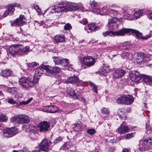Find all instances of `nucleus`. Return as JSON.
<instances>
[{"label":"nucleus","instance_id":"3c124183","mask_svg":"<svg viewBox=\"0 0 152 152\" xmlns=\"http://www.w3.org/2000/svg\"><path fill=\"white\" fill-rule=\"evenodd\" d=\"M34 8L38 12H39L41 11V10L40 8H39V6L38 5L36 4L35 6H34Z\"/></svg>","mask_w":152,"mask_h":152},{"label":"nucleus","instance_id":"09e8293b","mask_svg":"<svg viewBox=\"0 0 152 152\" xmlns=\"http://www.w3.org/2000/svg\"><path fill=\"white\" fill-rule=\"evenodd\" d=\"M82 83L81 80H80L77 77V86H80Z\"/></svg>","mask_w":152,"mask_h":152},{"label":"nucleus","instance_id":"423d86ee","mask_svg":"<svg viewBox=\"0 0 152 152\" xmlns=\"http://www.w3.org/2000/svg\"><path fill=\"white\" fill-rule=\"evenodd\" d=\"M79 60L82 65L84 64L88 66L93 65L95 63L94 59L90 56L84 57L83 59L80 58Z\"/></svg>","mask_w":152,"mask_h":152},{"label":"nucleus","instance_id":"338daca9","mask_svg":"<svg viewBox=\"0 0 152 152\" xmlns=\"http://www.w3.org/2000/svg\"><path fill=\"white\" fill-rule=\"evenodd\" d=\"M37 22L40 25H42L44 23V22L43 20H41L40 21V22L39 23V22Z\"/></svg>","mask_w":152,"mask_h":152},{"label":"nucleus","instance_id":"5701e85b","mask_svg":"<svg viewBox=\"0 0 152 152\" xmlns=\"http://www.w3.org/2000/svg\"><path fill=\"white\" fill-rule=\"evenodd\" d=\"M12 74V71L10 69H6L1 71L0 73V75L6 78L10 76Z\"/></svg>","mask_w":152,"mask_h":152},{"label":"nucleus","instance_id":"e2e57ef3","mask_svg":"<svg viewBox=\"0 0 152 152\" xmlns=\"http://www.w3.org/2000/svg\"><path fill=\"white\" fill-rule=\"evenodd\" d=\"M21 152H29V151L28 150L24 148L22 150Z\"/></svg>","mask_w":152,"mask_h":152},{"label":"nucleus","instance_id":"774afa93","mask_svg":"<svg viewBox=\"0 0 152 152\" xmlns=\"http://www.w3.org/2000/svg\"><path fill=\"white\" fill-rule=\"evenodd\" d=\"M64 146L66 147V148H69L70 147V145H69L68 144H67V143H66V144H65L64 145Z\"/></svg>","mask_w":152,"mask_h":152},{"label":"nucleus","instance_id":"f704fd0d","mask_svg":"<svg viewBox=\"0 0 152 152\" xmlns=\"http://www.w3.org/2000/svg\"><path fill=\"white\" fill-rule=\"evenodd\" d=\"M110 69L108 66H107H107L105 65H104L101 69L102 71L104 73H108Z\"/></svg>","mask_w":152,"mask_h":152},{"label":"nucleus","instance_id":"39448f33","mask_svg":"<svg viewBox=\"0 0 152 152\" xmlns=\"http://www.w3.org/2000/svg\"><path fill=\"white\" fill-rule=\"evenodd\" d=\"M26 23V19L25 16L22 15H20L19 18H17L13 21H12L11 25V26H21L25 24Z\"/></svg>","mask_w":152,"mask_h":152},{"label":"nucleus","instance_id":"4be33fe9","mask_svg":"<svg viewBox=\"0 0 152 152\" xmlns=\"http://www.w3.org/2000/svg\"><path fill=\"white\" fill-rule=\"evenodd\" d=\"M125 71L122 69H118L115 71L113 74V76L116 78L122 77L125 74Z\"/></svg>","mask_w":152,"mask_h":152},{"label":"nucleus","instance_id":"8fccbe9b","mask_svg":"<svg viewBox=\"0 0 152 152\" xmlns=\"http://www.w3.org/2000/svg\"><path fill=\"white\" fill-rule=\"evenodd\" d=\"M92 12H93L98 14L100 13V10L98 9L95 8L93 9L92 10Z\"/></svg>","mask_w":152,"mask_h":152},{"label":"nucleus","instance_id":"4468645a","mask_svg":"<svg viewBox=\"0 0 152 152\" xmlns=\"http://www.w3.org/2000/svg\"><path fill=\"white\" fill-rule=\"evenodd\" d=\"M30 48L28 46H24L21 45H19V51L18 55H22L27 54L29 51Z\"/></svg>","mask_w":152,"mask_h":152},{"label":"nucleus","instance_id":"f3484780","mask_svg":"<svg viewBox=\"0 0 152 152\" xmlns=\"http://www.w3.org/2000/svg\"><path fill=\"white\" fill-rule=\"evenodd\" d=\"M32 99L33 98L31 97L26 101H23L18 104V103H16L14 100H13V99H10L8 100V102L10 104H16L17 106H19L20 105H26L28 104L32 101Z\"/></svg>","mask_w":152,"mask_h":152},{"label":"nucleus","instance_id":"7ed1b4c3","mask_svg":"<svg viewBox=\"0 0 152 152\" xmlns=\"http://www.w3.org/2000/svg\"><path fill=\"white\" fill-rule=\"evenodd\" d=\"M63 138L61 137H57L53 142L48 139H44L41 142V148L43 150L51 149L56 143L61 141Z\"/></svg>","mask_w":152,"mask_h":152},{"label":"nucleus","instance_id":"393cba45","mask_svg":"<svg viewBox=\"0 0 152 152\" xmlns=\"http://www.w3.org/2000/svg\"><path fill=\"white\" fill-rule=\"evenodd\" d=\"M88 29L91 31H95L97 30L98 28V26L96 25V24L94 23H92L89 24L88 26Z\"/></svg>","mask_w":152,"mask_h":152},{"label":"nucleus","instance_id":"58836bf2","mask_svg":"<svg viewBox=\"0 0 152 152\" xmlns=\"http://www.w3.org/2000/svg\"><path fill=\"white\" fill-rule=\"evenodd\" d=\"M80 10L82 12L84 11L82 4L80 3H78L77 4V10Z\"/></svg>","mask_w":152,"mask_h":152},{"label":"nucleus","instance_id":"5fc2aeb1","mask_svg":"<svg viewBox=\"0 0 152 152\" xmlns=\"http://www.w3.org/2000/svg\"><path fill=\"white\" fill-rule=\"evenodd\" d=\"M12 4L13 5L14 7H18L21 8L20 7V5L19 3H12Z\"/></svg>","mask_w":152,"mask_h":152},{"label":"nucleus","instance_id":"473e14b6","mask_svg":"<svg viewBox=\"0 0 152 152\" xmlns=\"http://www.w3.org/2000/svg\"><path fill=\"white\" fill-rule=\"evenodd\" d=\"M118 21L117 18H113L111 19H110L108 20V25L111 26V24L114 23H117Z\"/></svg>","mask_w":152,"mask_h":152},{"label":"nucleus","instance_id":"dca6fc26","mask_svg":"<svg viewBox=\"0 0 152 152\" xmlns=\"http://www.w3.org/2000/svg\"><path fill=\"white\" fill-rule=\"evenodd\" d=\"M10 53L13 56L18 54L19 51V45H14L10 46L9 48Z\"/></svg>","mask_w":152,"mask_h":152},{"label":"nucleus","instance_id":"6ab92c4d","mask_svg":"<svg viewBox=\"0 0 152 152\" xmlns=\"http://www.w3.org/2000/svg\"><path fill=\"white\" fill-rule=\"evenodd\" d=\"M20 124H27L30 121L28 116L26 115H19Z\"/></svg>","mask_w":152,"mask_h":152},{"label":"nucleus","instance_id":"9b49d317","mask_svg":"<svg viewBox=\"0 0 152 152\" xmlns=\"http://www.w3.org/2000/svg\"><path fill=\"white\" fill-rule=\"evenodd\" d=\"M38 126L39 127V130L40 132H44L48 131L50 125L48 122L44 121L40 123Z\"/></svg>","mask_w":152,"mask_h":152},{"label":"nucleus","instance_id":"864d4df0","mask_svg":"<svg viewBox=\"0 0 152 152\" xmlns=\"http://www.w3.org/2000/svg\"><path fill=\"white\" fill-rule=\"evenodd\" d=\"M10 14L7 10H6L3 15L4 17H7L9 14Z\"/></svg>","mask_w":152,"mask_h":152},{"label":"nucleus","instance_id":"603ef678","mask_svg":"<svg viewBox=\"0 0 152 152\" xmlns=\"http://www.w3.org/2000/svg\"><path fill=\"white\" fill-rule=\"evenodd\" d=\"M82 126V124L80 121H78L77 123V126H78L79 129H80L81 128V126Z\"/></svg>","mask_w":152,"mask_h":152},{"label":"nucleus","instance_id":"b1692460","mask_svg":"<svg viewBox=\"0 0 152 152\" xmlns=\"http://www.w3.org/2000/svg\"><path fill=\"white\" fill-rule=\"evenodd\" d=\"M144 58V54L143 53H138L136 57L137 63L141 62L143 61Z\"/></svg>","mask_w":152,"mask_h":152},{"label":"nucleus","instance_id":"2eb2a0df","mask_svg":"<svg viewBox=\"0 0 152 152\" xmlns=\"http://www.w3.org/2000/svg\"><path fill=\"white\" fill-rule=\"evenodd\" d=\"M130 77L131 80L134 82H138L141 78L139 73L136 71L132 72L130 75Z\"/></svg>","mask_w":152,"mask_h":152},{"label":"nucleus","instance_id":"69168bd1","mask_svg":"<svg viewBox=\"0 0 152 152\" xmlns=\"http://www.w3.org/2000/svg\"><path fill=\"white\" fill-rule=\"evenodd\" d=\"M129 149L127 148H125L123 150L122 152H129Z\"/></svg>","mask_w":152,"mask_h":152},{"label":"nucleus","instance_id":"cd10ccee","mask_svg":"<svg viewBox=\"0 0 152 152\" xmlns=\"http://www.w3.org/2000/svg\"><path fill=\"white\" fill-rule=\"evenodd\" d=\"M76 81V77L75 76L69 77L65 81L66 83H75Z\"/></svg>","mask_w":152,"mask_h":152},{"label":"nucleus","instance_id":"72a5a7b5","mask_svg":"<svg viewBox=\"0 0 152 152\" xmlns=\"http://www.w3.org/2000/svg\"><path fill=\"white\" fill-rule=\"evenodd\" d=\"M89 85L92 88V89L96 93H98V91L97 90V88L96 85L91 82H89Z\"/></svg>","mask_w":152,"mask_h":152},{"label":"nucleus","instance_id":"de8ad7c7","mask_svg":"<svg viewBox=\"0 0 152 152\" xmlns=\"http://www.w3.org/2000/svg\"><path fill=\"white\" fill-rule=\"evenodd\" d=\"M78 21L84 25H86L88 23L87 19H82V20H78Z\"/></svg>","mask_w":152,"mask_h":152},{"label":"nucleus","instance_id":"a19ab883","mask_svg":"<svg viewBox=\"0 0 152 152\" xmlns=\"http://www.w3.org/2000/svg\"><path fill=\"white\" fill-rule=\"evenodd\" d=\"M96 130L94 129H88L87 131V132L91 135L94 134L96 133Z\"/></svg>","mask_w":152,"mask_h":152},{"label":"nucleus","instance_id":"a18cd8bd","mask_svg":"<svg viewBox=\"0 0 152 152\" xmlns=\"http://www.w3.org/2000/svg\"><path fill=\"white\" fill-rule=\"evenodd\" d=\"M64 28L66 30H69L72 28V26L70 24L67 23L64 26Z\"/></svg>","mask_w":152,"mask_h":152},{"label":"nucleus","instance_id":"bf43d9fd","mask_svg":"<svg viewBox=\"0 0 152 152\" xmlns=\"http://www.w3.org/2000/svg\"><path fill=\"white\" fill-rule=\"evenodd\" d=\"M64 3L63 2H59L56 4V6H62V5H63V4Z\"/></svg>","mask_w":152,"mask_h":152},{"label":"nucleus","instance_id":"c03bdc74","mask_svg":"<svg viewBox=\"0 0 152 152\" xmlns=\"http://www.w3.org/2000/svg\"><path fill=\"white\" fill-rule=\"evenodd\" d=\"M152 37V34L151 35V34H149L148 35H145V36H143L142 37V39L143 40H146L150 38L151 37Z\"/></svg>","mask_w":152,"mask_h":152},{"label":"nucleus","instance_id":"f257e3e1","mask_svg":"<svg viewBox=\"0 0 152 152\" xmlns=\"http://www.w3.org/2000/svg\"><path fill=\"white\" fill-rule=\"evenodd\" d=\"M18 82L19 85L23 88L27 90L34 86L38 82V79L23 77L19 79Z\"/></svg>","mask_w":152,"mask_h":152},{"label":"nucleus","instance_id":"680f3d73","mask_svg":"<svg viewBox=\"0 0 152 152\" xmlns=\"http://www.w3.org/2000/svg\"><path fill=\"white\" fill-rule=\"evenodd\" d=\"M148 18L152 20V12L148 15Z\"/></svg>","mask_w":152,"mask_h":152},{"label":"nucleus","instance_id":"4c0bfd02","mask_svg":"<svg viewBox=\"0 0 152 152\" xmlns=\"http://www.w3.org/2000/svg\"><path fill=\"white\" fill-rule=\"evenodd\" d=\"M101 113L104 114L108 115L110 113V111L107 108L103 107L102 108L101 110Z\"/></svg>","mask_w":152,"mask_h":152},{"label":"nucleus","instance_id":"6e6552de","mask_svg":"<svg viewBox=\"0 0 152 152\" xmlns=\"http://www.w3.org/2000/svg\"><path fill=\"white\" fill-rule=\"evenodd\" d=\"M17 132L16 128H8L3 130V134L4 137L9 138L14 136Z\"/></svg>","mask_w":152,"mask_h":152},{"label":"nucleus","instance_id":"412c9836","mask_svg":"<svg viewBox=\"0 0 152 152\" xmlns=\"http://www.w3.org/2000/svg\"><path fill=\"white\" fill-rule=\"evenodd\" d=\"M16 90V88L12 87L9 88L7 89L6 91L7 92H9L10 94L14 95L15 98H18L21 97L19 96Z\"/></svg>","mask_w":152,"mask_h":152},{"label":"nucleus","instance_id":"20e7f679","mask_svg":"<svg viewBox=\"0 0 152 152\" xmlns=\"http://www.w3.org/2000/svg\"><path fill=\"white\" fill-rule=\"evenodd\" d=\"M134 101V98L132 95H123L118 98L116 100L118 103L126 105L131 104Z\"/></svg>","mask_w":152,"mask_h":152},{"label":"nucleus","instance_id":"9d476101","mask_svg":"<svg viewBox=\"0 0 152 152\" xmlns=\"http://www.w3.org/2000/svg\"><path fill=\"white\" fill-rule=\"evenodd\" d=\"M44 68L45 69L46 72L53 75L59 73L61 71V69L59 67H52L49 65L44 66Z\"/></svg>","mask_w":152,"mask_h":152},{"label":"nucleus","instance_id":"c85d7f7f","mask_svg":"<svg viewBox=\"0 0 152 152\" xmlns=\"http://www.w3.org/2000/svg\"><path fill=\"white\" fill-rule=\"evenodd\" d=\"M52 58L54 59L53 61L55 63L57 64H61L63 63L62 58H60L58 57L53 56Z\"/></svg>","mask_w":152,"mask_h":152},{"label":"nucleus","instance_id":"37998d69","mask_svg":"<svg viewBox=\"0 0 152 152\" xmlns=\"http://www.w3.org/2000/svg\"><path fill=\"white\" fill-rule=\"evenodd\" d=\"M90 4L92 7H95L97 6L98 3L95 1H91Z\"/></svg>","mask_w":152,"mask_h":152},{"label":"nucleus","instance_id":"6e6d98bb","mask_svg":"<svg viewBox=\"0 0 152 152\" xmlns=\"http://www.w3.org/2000/svg\"><path fill=\"white\" fill-rule=\"evenodd\" d=\"M69 94L70 96H73L75 95V93L73 90H71L69 92Z\"/></svg>","mask_w":152,"mask_h":152},{"label":"nucleus","instance_id":"ddd939ff","mask_svg":"<svg viewBox=\"0 0 152 152\" xmlns=\"http://www.w3.org/2000/svg\"><path fill=\"white\" fill-rule=\"evenodd\" d=\"M123 29L120 30L118 31H104L102 33L103 36L106 37L107 36L109 35L111 36V34L117 36H123L122 34Z\"/></svg>","mask_w":152,"mask_h":152},{"label":"nucleus","instance_id":"e433bc0d","mask_svg":"<svg viewBox=\"0 0 152 152\" xmlns=\"http://www.w3.org/2000/svg\"><path fill=\"white\" fill-rule=\"evenodd\" d=\"M109 28L111 30H115L118 28V25L117 23H114L111 24V26L108 25Z\"/></svg>","mask_w":152,"mask_h":152},{"label":"nucleus","instance_id":"f03ea898","mask_svg":"<svg viewBox=\"0 0 152 152\" xmlns=\"http://www.w3.org/2000/svg\"><path fill=\"white\" fill-rule=\"evenodd\" d=\"M76 4L71 2H67L64 4L63 6H54V7H53L54 9V11L55 12L59 13L62 12H66L70 11H75Z\"/></svg>","mask_w":152,"mask_h":152},{"label":"nucleus","instance_id":"79ce46f5","mask_svg":"<svg viewBox=\"0 0 152 152\" xmlns=\"http://www.w3.org/2000/svg\"><path fill=\"white\" fill-rule=\"evenodd\" d=\"M63 63H62V66H66L68 65L69 61L68 59L66 58L64 59L62 58Z\"/></svg>","mask_w":152,"mask_h":152},{"label":"nucleus","instance_id":"c756f323","mask_svg":"<svg viewBox=\"0 0 152 152\" xmlns=\"http://www.w3.org/2000/svg\"><path fill=\"white\" fill-rule=\"evenodd\" d=\"M143 80L146 83H150L152 80V78L149 76L145 75L143 77Z\"/></svg>","mask_w":152,"mask_h":152},{"label":"nucleus","instance_id":"13d9d810","mask_svg":"<svg viewBox=\"0 0 152 152\" xmlns=\"http://www.w3.org/2000/svg\"><path fill=\"white\" fill-rule=\"evenodd\" d=\"M147 140L151 145L152 144V136H150Z\"/></svg>","mask_w":152,"mask_h":152},{"label":"nucleus","instance_id":"f8f14e48","mask_svg":"<svg viewBox=\"0 0 152 152\" xmlns=\"http://www.w3.org/2000/svg\"><path fill=\"white\" fill-rule=\"evenodd\" d=\"M42 110L45 112L53 113L58 111V108L54 105H47L44 106Z\"/></svg>","mask_w":152,"mask_h":152},{"label":"nucleus","instance_id":"a211bd4d","mask_svg":"<svg viewBox=\"0 0 152 152\" xmlns=\"http://www.w3.org/2000/svg\"><path fill=\"white\" fill-rule=\"evenodd\" d=\"M129 128L128 126L121 125L120 126L118 127L116 131L119 134H121L128 132L129 131Z\"/></svg>","mask_w":152,"mask_h":152},{"label":"nucleus","instance_id":"49530a36","mask_svg":"<svg viewBox=\"0 0 152 152\" xmlns=\"http://www.w3.org/2000/svg\"><path fill=\"white\" fill-rule=\"evenodd\" d=\"M41 143H40L39 148L38 149H36L34 150L32 152H42L41 151H47L48 150H42L41 148Z\"/></svg>","mask_w":152,"mask_h":152},{"label":"nucleus","instance_id":"7c9ffc66","mask_svg":"<svg viewBox=\"0 0 152 152\" xmlns=\"http://www.w3.org/2000/svg\"><path fill=\"white\" fill-rule=\"evenodd\" d=\"M143 12L140 10H139L135 12L134 14V18H135L136 19L141 16H142Z\"/></svg>","mask_w":152,"mask_h":152},{"label":"nucleus","instance_id":"4d7b16f0","mask_svg":"<svg viewBox=\"0 0 152 152\" xmlns=\"http://www.w3.org/2000/svg\"><path fill=\"white\" fill-rule=\"evenodd\" d=\"M31 65L33 66L32 67H33L39 65V63L36 62H33L31 63Z\"/></svg>","mask_w":152,"mask_h":152},{"label":"nucleus","instance_id":"052dcab7","mask_svg":"<svg viewBox=\"0 0 152 152\" xmlns=\"http://www.w3.org/2000/svg\"><path fill=\"white\" fill-rule=\"evenodd\" d=\"M36 134H37V132H36V133H34L33 132H32L31 133H30V136L31 137L33 136H36Z\"/></svg>","mask_w":152,"mask_h":152},{"label":"nucleus","instance_id":"1a4fd4ad","mask_svg":"<svg viewBox=\"0 0 152 152\" xmlns=\"http://www.w3.org/2000/svg\"><path fill=\"white\" fill-rule=\"evenodd\" d=\"M130 32L134 34L137 38L142 39V34L140 32L138 31L131 28H123V36L126 34Z\"/></svg>","mask_w":152,"mask_h":152},{"label":"nucleus","instance_id":"a878e982","mask_svg":"<svg viewBox=\"0 0 152 152\" xmlns=\"http://www.w3.org/2000/svg\"><path fill=\"white\" fill-rule=\"evenodd\" d=\"M140 143L141 145L146 149L151 145L147 139L141 141Z\"/></svg>","mask_w":152,"mask_h":152},{"label":"nucleus","instance_id":"aec40b11","mask_svg":"<svg viewBox=\"0 0 152 152\" xmlns=\"http://www.w3.org/2000/svg\"><path fill=\"white\" fill-rule=\"evenodd\" d=\"M54 39L56 43L63 42L65 41V37L64 35L58 34L54 36Z\"/></svg>","mask_w":152,"mask_h":152},{"label":"nucleus","instance_id":"ea45409f","mask_svg":"<svg viewBox=\"0 0 152 152\" xmlns=\"http://www.w3.org/2000/svg\"><path fill=\"white\" fill-rule=\"evenodd\" d=\"M134 133H131L128 134L124 136V137L126 139H130L131 138L134 137Z\"/></svg>","mask_w":152,"mask_h":152},{"label":"nucleus","instance_id":"0eeeda50","mask_svg":"<svg viewBox=\"0 0 152 152\" xmlns=\"http://www.w3.org/2000/svg\"><path fill=\"white\" fill-rule=\"evenodd\" d=\"M46 65H41L40 67H38L36 68H34V67H31V69L33 70V72L34 74V78H37L38 79V76L40 77L44 72V70H45L44 68V66Z\"/></svg>","mask_w":152,"mask_h":152},{"label":"nucleus","instance_id":"bb28decb","mask_svg":"<svg viewBox=\"0 0 152 152\" xmlns=\"http://www.w3.org/2000/svg\"><path fill=\"white\" fill-rule=\"evenodd\" d=\"M20 121L19 115L14 116L11 118V121L15 124L17 123L20 124Z\"/></svg>","mask_w":152,"mask_h":152},{"label":"nucleus","instance_id":"2f4dec72","mask_svg":"<svg viewBox=\"0 0 152 152\" xmlns=\"http://www.w3.org/2000/svg\"><path fill=\"white\" fill-rule=\"evenodd\" d=\"M7 6L8 7L7 10L9 11V12L10 13V14L12 15L15 10L13 5L12 4L8 5Z\"/></svg>","mask_w":152,"mask_h":152},{"label":"nucleus","instance_id":"c9c22d12","mask_svg":"<svg viewBox=\"0 0 152 152\" xmlns=\"http://www.w3.org/2000/svg\"><path fill=\"white\" fill-rule=\"evenodd\" d=\"M7 120L5 115L0 112V121L1 122H5Z\"/></svg>","mask_w":152,"mask_h":152},{"label":"nucleus","instance_id":"0e129e2a","mask_svg":"<svg viewBox=\"0 0 152 152\" xmlns=\"http://www.w3.org/2000/svg\"><path fill=\"white\" fill-rule=\"evenodd\" d=\"M124 55H125V56L126 57V58H128V57L129 56V54L128 52H126L125 53H123Z\"/></svg>","mask_w":152,"mask_h":152}]
</instances>
